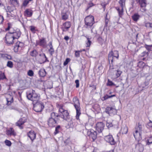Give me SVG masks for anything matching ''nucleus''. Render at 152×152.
I'll return each instance as SVG.
<instances>
[{
  "mask_svg": "<svg viewBox=\"0 0 152 152\" xmlns=\"http://www.w3.org/2000/svg\"><path fill=\"white\" fill-rule=\"evenodd\" d=\"M74 107L76 111V118L77 120L79 119V116L81 114L80 104L79 100L77 97H75L73 99Z\"/></svg>",
  "mask_w": 152,
  "mask_h": 152,
  "instance_id": "1",
  "label": "nucleus"
},
{
  "mask_svg": "<svg viewBox=\"0 0 152 152\" xmlns=\"http://www.w3.org/2000/svg\"><path fill=\"white\" fill-rule=\"evenodd\" d=\"M59 111L62 114L61 117L64 120L68 121H72V118L70 117L67 110H65L62 107H61L59 108Z\"/></svg>",
  "mask_w": 152,
  "mask_h": 152,
  "instance_id": "2",
  "label": "nucleus"
},
{
  "mask_svg": "<svg viewBox=\"0 0 152 152\" xmlns=\"http://www.w3.org/2000/svg\"><path fill=\"white\" fill-rule=\"evenodd\" d=\"M33 104L34 110L37 112H41L44 107L43 103L40 101L34 102Z\"/></svg>",
  "mask_w": 152,
  "mask_h": 152,
  "instance_id": "3",
  "label": "nucleus"
},
{
  "mask_svg": "<svg viewBox=\"0 0 152 152\" xmlns=\"http://www.w3.org/2000/svg\"><path fill=\"white\" fill-rule=\"evenodd\" d=\"M119 56L118 51L117 50H114L113 51H111L108 54V59L109 62H111V64H113V58L115 57L118 59Z\"/></svg>",
  "mask_w": 152,
  "mask_h": 152,
  "instance_id": "4",
  "label": "nucleus"
},
{
  "mask_svg": "<svg viewBox=\"0 0 152 152\" xmlns=\"http://www.w3.org/2000/svg\"><path fill=\"white\" fill-rule=\"evenodd\" d=\"M5 43L8 45H12L14 42L15 39L13 37L12 35L10 32L6 35L5 37Z\"/></svg>",
  "mask_w": 152,
  "mask_h": 152,
  "instance_id": "5",
  "label": "nucleus"
},
{
  "mask_svg": "<svg viewBox=\"0 0 152 152\" xmlns=\"http://www.w3.org/2000/svg\"><path fill=\"white\" fill-rule=\"evenodd\" d=\"M87 135L90 138H91L92 141H94L97 138V132L92 129L88 130L87 132Z\"/></svg>",
  "mask_w": 152,
  "mask_h": 152,
  "instance_id": "6",
  "label": "nucleus"
},
{
  "mask_svg": "<svg viewBox=\"0 0 152 152\" xmlns=\"http://www.w3.org/2000/svg\"><path fill=\"white\" fill-rule=\"evenodd\" d=\"M136 1L137 3H138L141 7L142 8L141 10V11L142 12H145L146 9L145 7L146 6V0H136Z\"/></svg>",
  "mask_w": 152,
  "mask_h": 152,
  "instance_id": "7",
  "label": "nucleus"
},
{
  "mask_svg": "<svg viewBox=\"0 0 152 152\" xmlns=\"http://www.w3.org/2000/svg\"><path fill=\"white\" fill-rule=\"evenodd\" d=\"M23 46L24 44L23 42L19 41L17 42L14 47V51L17 53L20 50Z\"/></svg>",
  "mask_w": 152,
  "mask_h": 152,
  "instance_id": "8",
  "label": "nucleus"
},
{
  "mask_svg": "<svg viewBox=\"0 0 152 152\" xmlns=\"http://www.w3.org/2000/svg\"><path fill=\"white\" fill-rule=\"evenodd\" d=\"M104 139L107 142L109 143L111 145H114L116 143L113 136L111 135L106 136L104 137Z\"/></svg>",
  "mask_w": 152,
  "mask_h": 152,
  "instance_id": "9",
  "label": "nucleus"
},
{
  "mask_svg": "<svg viewBox=\"0 0 152 152\" xmlns=\"http://www.w3.org/2000/svg\"><path fill=\"white\" fill-rule=\"evenodd\" d=\"M9 32L12 35L13 37L15 40L18 39L20 37L21 34V32L19 29L14 30L13 31L10 30Z\"/></svg>",
  "mask_w": 152,
  "mask_h": 152,
  "instance_id": "10",
  "label": "nucleus"
},
{
  "mask_svg": "<svg viewBox=\"0 0 152 152\" xmlns=\"http://www.w3.org/2000/svg\"><path fill=\"white\" fill-rule=\"evenodd\" d=\"M104 124L102 122L97 123L96 126V129L98 133H100L104 129Z\"/></svg>",
  "mask_w": 152,
  "mask_h": 152,
  "instance_id": "11",
  "label": "nucleus"
},
{
  "mask_svg": "<svg viewBox=\"0 0 152 152\" xmlns=\"http://www.w3.org/2000/svg\"><path fill=\"white\" fill-rule=\"evenodd\" d=\"M46 44V41L44 37H42L41 39H39V40L36 41V46L37 45L40 46L42 47H45V46Z\"/></svg>",
  "mask_w": 152,
  "mask_h": 152,
  "instance_id": "12",
  "label": "nucleus"
},
{
  "mask_svg": "<svg viewBox=\"0 0 152 152\" xmlns=\"http://www.w3.org/2000/svg\"><path fill=\"white\" fill-rule=\"evenodd\" d=\"M48 124L50 127H54L58 124L55 119L49 118L47 120Z\"/></svg>",
  "mask_w": 152,
  "mask_h": 152,
  "instance_id": "13",
  "label": "nucleus"
},
{
  "mask_svg": "<svg viewBox=\"0 0 152 152\" xmlns=\"http://www.w3.org/2000/svg\"><path fill=\"white\" fill-rule=\"evenodd\" d=\"M12 93L7 94L6 96V99L7 101V104L9 106L11 105V104L13 102V98L12 95Z\"/></svg>",
  "mask_w": 152,
  "mask_h": 152,
  "instance_id": "14",
  "label": "nucleus"
},
{
  "mask_svg": "<svg viewBox=\"0 0 152 152\" xmlns=\"http://www.w3.org/2000/svg\"><path fill=\"white\" fill-rule=\"evenodd\" d=\"M105 112L110 115L112 116L116 114V110L112 107H107L106 109Z\"/></svg>",
  "mask_w": 152,
  "mask_h": 152,
  "instance_id": "15",
  "label": "nucleus"
},
{
  "mask_svg": "<svg viewBox=\"0 0 152 152\" xmlns=\"http://www.w3.org/2000/svg\"><path fill=\"white\" fill-rule=\"evenodd\" d=\"M32 101L33 102V103H34V102L39 101V94H38L36 93L35 91L33 90H32Z\"/></svg>",
  "mask_w": 152,
  "mask_h": 152,
  "instance_id": "16",
  "label": "nucleus"
},
{
  "mask_svg": "<svg viewBox=\"0 0 152 152\" xmlns=\"http://www.w3.org/2000/svg\"><path fill=\"white\" fill-rule=\"evenodd\" d=\"M137 142L138 143L136 145L135 149L137 150L138 152H142L144 150V147L141 143V141Z\"/></svg>",
  "mask_w": 152,
  "mask_h": 152,
  "instance_id": "17",
  "label": "nucleus"
},
{
  "mask_svg": "<svg viewBox=\"0 0 152 152\" xmlns=\"http://www.w3.org/2000/svg\"><path fill=\"white\" fill-rule=\"evenodd\" d=\"M26 121V119H23L22 118H20L16 123V126H18L21 129H23V127L22 125Z\"/></svg>",
  "mask_w": 152,
  "mask_h": 152,
  "instance_id": "18",
  "label": "nucleus"
},
{
  "mask_svg": "<svg viewBox=\"0 0 152 152\" xmlns=\"http://www.w3.org/2000/svg\"><path fill=\"white\" fill-rule=\"evenodd\" d=\"M117 122L115 121H112L107 120V121L106 126L108 129L115 126L116 125V123Z\"/></svg>",
  "mask_w": 152,
  "mask_h": 152,
  "instance_id": "19",
  "label": "nucleus"
},
{
  "mask_svg": "<svg viewBox=\"0 0 152 152\" xmlns=\"http://www.w3.org/2000/svg\"><path fill=\"white\" fill-rule=\"evenodd\" d=\"M85 22L94 23V18L92 15H89L86 17L84 19Z\"/></svg>",
  "mask_w": 152,
  "mask_h": 152,
  "instance_id": "20",
  "label": "nucleus"
},
{
  "mask_svg": "<svg viewBox=\"0 0 152 152\" xmlns=\"http://www.w3.org/2000/svg\"><path fill=\"white\" fill-rule=\"evenodd\" d=\"M27 135L32 141L34 140L36 137V134L33 131H30L27 133Z\"/></svg>",
  "mask_w": 152,
  "mask_h": 152,
  "instance_id": "21",
  "label": "nucleus"
},
{
  "mask_svg": "<svg viewBox=\"0 0 152 152\" xmlns=\"http://www.w3.org/2000/svg\"><path fill=\"white\" fill-rule=\"evenodd\" d=\"M38 74L40 77H44L46 75L47 73L45 69H41L39 71Z\"/></svg>",
  "mask_w": 152,
  "mask_h": 152,
  "instance_id": "22",
  "label": "nucleus"
},
{
  "mask_svg": "<svg viewBox=\"0 0 152 152\" xmlns=\"http://www.w3.org/2000/svg\"><path fill=\"white\" fill-rule=\"evenodd\" d=\"M94 23L88 22H85L84 27L88 29H91L92 27L93 26V25Z\"/></svg>",
  "mask_w": 152,
  "mask_h": 152,
  "instance_id": "23",
  "label": "nucleus"
},
{
  "mask_svg": "<svg viewBox=\"0 0 152 152\" xmlns=\"http://www.w3.org/2000/svg\"><path fill=\"white\" fill-rule=\"evenodd\" d=\"M133 135L135 140L137 141H141L142 139V138L141 133H139V134H133Z\"/></svg>",
  "mask_w": 152,
  "mask_h": 152,
  "instance_id": "24",
  "label": "nucleus"
},
{
  "mask_svg": "<svg viewBox=\"0 0 152 152\" xmlns=\"http://www.w3.org/2000/svg\"><path fill=\"white\" fill-rule=\"evenodd\" d=\"M7 134L8 135H16V134L14 132V129L12 128H10L7 131Z\"/></svg>",
  "mask_w": 152,
  "mask_h": 152,
  "instance_id": "25",
  "label": "nucleus"
},
{
  "mask_svg": "<svg viewBox=\"0 0 152 152\" xmlns=\"http://www.w3.org/2000/svg\"><path fill=\"white\" fill-rule=\"evenodd\" d=\"M124 8H121V9L120 10L119 7H115V9L118 11L119 16L120 17H121V16L123 15V12L124 11Z\"/></svg>",
  "mask_w": 152,
  "mask_h": 152,
  "instance_id": "26",
  "label": "nucleus"
},
{
  "mask_svg": "<svg viewBox=\"0 0 152 152\" xmlns=\"http://www.w3.org/2000/svg\"><path fill=\"white\" fill-rule=\"evenodd\" d=\"M30 55L32 57H36L38 55V52L36 49H34L30 52Z\"/></svg>",
  "mask_w": 152,
  "mask_h": 152,
  "instance_id": "27",
  "label": "nucleus"
},
{
  "mask_svg": "<svg viewBox=\"0 0 152 152\" xmlns=\"http://www.w3.org/2000/svg\"><path fill=\"white\" fill-rule=\"evenodd\" d=\"M10 3L14 7L18 6L19 5V1L18 0H10Z\"/></svg>",
  "mask_w": 152,
  "mask_h": 152,
  "instance_id": "28",
  "label": "nucleus"
},
{
  "mask_svg": "<svg viewBox=\"0 0 152 152\" xmlns=\"http://www.w3.org/2000/svg\"><path fill=\"white\" fill-rule=\"evenodd\" d=\"M24 13L25 15H27V17H31L32 16L33 12L31 10L27 9L25 11Z\"/></svg>",
  "mask_w": 152,
  "mask_h": 152,
  "instance_id": "29",
  "label": "nucleus"
},
{
  "mask_svg": "<svg viewBox=\"0 0 152 152\" xmlns=\"http://www.w3.org/2000/svg\"><path fill=\"white\" fill-rule=\"evenodd\" d=\"M140 15L137 13H134L132 16V18L134 21H137L139 19Z\"/></svg>",
  "mask_w": 152,
  "mask_h": 152,
  "instance_id": "30",
  "label": "nucleus"
},
{
  "mask_svg": "<svg viewBox=\"0 0 152 152\" xmlns=\"http://www.w3.org/2000/svg\"><path fill=\"white\" fill-rule=\"evenodd\" d=\"M60 115L55 112H52L50 113V117L49 118H53L56 119V117H58Z\"/></svg>",
  "mask_w": 152,
  "mask_h": 152,
  "instance_id": "31",
  "label": "nucleus"
},
{
  "mask_svg": "<svg viewBox=\"0 0 152 152\" xmlns=\"http://www.w3.org/2000/svg\"><path fill=\"white\" fill-rule=\"evenodd\" d=\"M63 25L64 26L65 28L67 31L70 28L71 25L70 22L67 21L65 23L63 24Z\"/></svg>",
  "mask_w": 152,
  "mask_h": 152,
  "instance_id": "32",
  "label": "nucleus"
},
{
  "mask_svg": "<svg viewBox=\"0 0 152 152\" xmlns=\"http://www.w3.org/2000/svg\"><path fill=\"white\" fill-rule=\"evenodd\" d=\"M121 131L122 134H126L128 132V128L127 126H125L124 127L121 128Z\"/></svg>",
  "mask_w": 152,
  "mask_h": 152,
  "instance_id": "33",
  "label": "nucleus"
},
{
  "mask_svg": "<svg viewBox=\"0 0 152 152\" xmlns=\"http://www.w3.org/2000/svg\"><path fill=\"white\" fill-rule=\"evenodd\" d=\"M85 37L87 38V41L86 42V47H89L91 43V38H89L86 36Z\"/></svg>",
  "mask_w": 152,
  "mask_h": 152,
  "instance_id": "34",
  "label": "nucleus"
},
{
  "mask_svg": "<svg viewBox=\"0 0 152 152\" xmlns=\"http://www.w3.org/2000/svg\"><path fill=\"white\" fill-rule=\"evenodd\" d=\"M115 96V94L111 95L110 96H109L107 94V95H106L104 96V97L102 98V100L103 101H104V100H107V99L108 98H112V97Z\"/></svg>",
  "mask_w": 152,
  "mask_h": 152,
  "instance_id": "35",
  "label": "nucleus"
},
{
  "mask_svg": "<svg viewBox=\"0 0 152 152\" xmlns=\"http://www.w3.org/2000/svg\"><path fill=\"white\" fill-rule=\"evenodd\" d=\"M122 73V71H121L118 69L117 70H116L115 73V78H117L120 77Z\"/></svg>",
  "mask_w": 152,
  "mask_h": 152,
  "instance_id": "36",
  "label": "nucleus"
},
{
  "mask_svg": "<svg viewBox=\"0 0 152 152\" xmlns=\"http://www.w3.org/2000/svg\"><path fill=\"white\" fill-rule=\"evenodd\" d=\"M121 8H124L125 5V0H120L118 2Z\"/></svg>",
  "mask_w": 152,
  "mask_h": 152,
  "instance_id": "37",
  "label": "nucleus"
},
{
  "mask_svg": "<svg viewBox=\"0 0 152 152\" xmlns=\"http://www.w3.org/2000/svg\"><path fill=\"white\" fill-rule=\"evenodd\" d=\"M61 129V126L60 125H58L55 128V131L54 133V134L56 135L59 133Z\"/></svg>",
  "mask_w": 152,
  "mask_h": 152,
  "instance_id": "38",
  "label": "nucleus"
},
{
  "mask_svg": "<svg viewBox=\"0 0 152 152\" xmlns=\"http://www.w3.org/2000/svg\"><path fill=\"white\" fill-rule=\"evenodd\" d=\"M7 79L4 73L0 72V80Z\"/></svg>",
  "mask_w": 152,
  "mask_h": 152,
  "instance_id": "39",
  "label": "nucleus"
},
{
  "mask_svg": "<svg viewBox=\"0 0 152 152\" xmlns=\"http://www.w3.org/2000/svg\"><path fill=\"white\" fill-rule=\"evenodd\" d=\"M30 30L33 33H35L36 31H38L37 29H36V27L34 26H30Z\"/></svg>",
  "mask_w": 152,
  "mask_h": 152,
  "instance_id": "40",
  "label": "nucleus"
},
{
  "mask_svg": "<svg viewBox=\"0 0 152 152\" xmlns=\"http://www.w3.org/2000/svg\"><path fill=\"white\" fill-rule=\"evenodd\" d=\"M68 18V15L66 13H62V19L63 20H66Z\"/></svg>",
  "mask_w": 152,
  "mask_h": 152,
  "instance_id": "41",
  "label": "nucleus"
},
{
  "mask_svg": "<svg viewBox=\"0 0 152 152\" xmlns=\"http://www.w3.org/2000/svg\"><path fill=\"white\" fill-rule=\"evenodd\" d=\"M146 145H149L152 143V137H149L146 141Z\"/></svg>",
  "mask_w": 152,
  "mask_h": 152,
  "instance_id": "42",
  "label": "nucleus"
},
{
  "mask_svg": "<svg viewBox=\"0 0 152 152\" xmlns=\"http://www.w3.org/2000/svg\"><path fill=\"white\" fill-rule=\"evenodd\" d=\"M7 66L10 68H12L13 67V62L11 61H8L7 62Z\"/></svg>",
  "mask_w": 152,
  "mask_h": 152,
  "instance_id": "43",
  "label": "nucleus"
},
{
  "mask_svg": "<svg viewBox=\"0 0 152 152\" xmlns=\"http://www.w3.org/2000/svg\"><path fill=\"white\" fill-rule=\"evenodd\" d=\"M145 47L149 52L151 50V48L152 47V45H148L147 44H145Z\"/></svg>",
  "mask_w": 152,
  "mask_h": 152,
  "instance_id": "44",
  "label": "nucleus"
},
{
  "mask_svg": "<svg viewBox=\"0 0 152 152\" xmlns=\"http://www.w3.org/2000/svg\"><path fill=\"white\" fill-rule=\"evenodd\" d=\"M31 1H29V0H24L23 3V5L24 7H26L29 2Z\"/></svg>",
  "mask_w": 152,
  "mask_h": 152,
  "instance_id": "45",
  "label": "nucleus"
},
{
  "mask_svg": "<svg viewBox=\"0 0 152 152\" xmlns=\"http://www.w3.org/2000/svg\"><path fill=\"white\" fill-rule=\"evenodd\" d=\"M47 86L48 85V88L50 89L53 87V82L51 81H48L47 83Z\"/></svg>",
  "mask_w": 152,
  "mask_h": 152,
  "instance_id": "46",
  "label": "nucleus"
},
{
  "mask_svg": "<svg viewBox=\"0 0 152 152\" xmlns=\"http://www.w3.org/2000/svg\"><path fill=\"white\" fill-rule=\"evenodd\" d=\"M27 75L28 76L31 77L33 76L34 75V72L32 70H29L27 72Z\"/></svg>",
  "mask_w": 152,
  "mask_h": 152,
  "instance_id": "47",
  "label": "nucleus"
},
{
  "mask_svg": "<svg viewBox=\"0 0 152 152\" xmlns=\"http://www.w3.org/2000/svg\"><path fill=\"white\" fill-rule=\"evenodd\" d=\"M148 52H146L145 51H144L141 54L140 56L142 57H143L145 56L146 57L148 56Z\"/></svg>",
  "mask_w": 152,
  "mask_h": 152,
  "instance_id": "48",
  "label": "nucleus"
},
{
  "mask_svg": "<svg viewBox=\"0 0 152 152\" xmlns=\"http://www.w3.org/2000/svg\"><path fill=\"white\" fill-rule=\"evenodd\" d=\"M12 26V23H7V27L5 29L6 31H9L10 28H11Z\"/></svg>",
  "mask_w": 152,
  "mask_h": 152,
  "instance_id": "49",
  "label": "nucleus"
},
{
  "mask_svg": "<svg viewBox=\"0 0 152 152\" xmlns=\"http://www.w3.org/2000/svg\"><path fill=\"white\" fill-rule=\"evenodd\" d=\"M7 10H6L7 13L9 12L11 13V12H12L13 10V9L10 6H7Z\"/></svg>",
  "mask_w": 152,
  "mask_h": 152,
  "instance_id": "50",
  "label": "nucleus"
},
{
  "mask_svg": "<svg viewBox=\"0 0 152 152\" xmlns=\"http://www.w3.org/2000/svg\"><path fill=\"white\" fill-rule=\"evenodd\" d=\"M4 143L7 145L9 146H10L12 144L11 141L7 140H6L5 141Z\"/></svg>",
  "mask_w": 152,
  "mask_h": 152,
  "instance_id": "51",
  "label": "nucleus"
},
{
  "mask_svg": "<svg viewBox=\"0 0 152 152\" xmlns=\"http://www.w3.org/2000/svg\"><path fill=\"white\" fill-rule=\"evenodd\" d=\"M107 86H111L115 85L114 83L112 81H110L109 80H108L107 83Z\"/></svg>",
  "mask_w": 152,
  "mask_h": 152,
  "instance_id": "52",
  "label": "nucleus"
},
{
  "mask_svg": "<svg viewBox=\"0 0 152 152\" xmlns=\"http://www.w3.org/2000/svg\"><path fill=\"white\" fill-rule=\"evenodd\" d=\"M27 97L28 99L32 101V94L29 93L27 95Z\"/></svg>",
  "mask_w": 152,
  "mask_h": 152,
  "instance_id": "53",
  "label": "nucleus"
},
{
  "mask_svg": "<svg viewBox=\"0 0 152 152\" xmlns=\"http://www.w3.org/2000/svg\"><path fill=\"white\" fill-rule=\"evenodd\" d=\"M70 60L69 58H67L66 59L65 61L64 62L63 64L64 66H66L68 64L70 61Z\"/></svg>",
  "mask_w": 152,
  "mask_h": 152,
  "instance_id": "54",
  "label": "nucleus"
},
{
  "mask_svg": "<svg viewBox=\"0 0 152 152\" xmlns=\"http://www.w3.org/2000/svg\"><path fill=\"white\" fill-rule=\"evenodd\" d=\"M80 52L79 50H76L75 51V56L77 58H78L80 56Z\"/></svg>",
  "mask_w": 152,
  "mask_h": 152,
  "instance_id": "55",
  "label": "nucleus"
},
{
  "mask_svg": "<svg viewBox=\"0 0 152 152\" xmlns=\"http://www.w3.org/2000/svg\"><path fill=\"white\" fill-rule=\"evenodd\" d=\"M48 51L49 52L51 56H52L54 52V49L53 48H50L48 50Z\"/></svg>",
  "mask_w": 152,
  "mask_h": 152,
  "instance_id": "56",
  "label": "nucleus"
},
{
  "mask_svg": "<svg viewBox=\"0 0 152 152\" xmlns=\"http://www.w3.org/2000/svg\"><path fill=\"white\" fill-rule=\"evenodd\" d=\"M145 26L148 28H152V23H147L145 24Z\"/></svg>",
  "mask_w": 152,
  "mask_h": 152,
  "instance_id": "57",
  "label": "nucleus"
},
{
  "mask_svg": "<svg viewBox=\"0 0 152 152\" xmlns=\"http://www.w3.org/2000/svg\"><path fill=\"white\" fill-rule=\"evenodd\" d=\"M137 129L140 132L142 131V126L141 125L138 124V126L136 127Z\"/></svg>",
  "mask_w": 152,
  "mask_h": 152,
  "instance_id": "58",
  "label": "nucleus"
},
{
  "mask_svg": "<svg viewBox=\"0 0 152 152\" xmlns=\"http://www.w3.org/2000/svg\"><path fill=\"white\" fill-rule=\"evenodd\" d=\"M79 80H75V82L76 84V87L77 88H78L79 87Z\"/></svg>",
  "mask_w": 152,
  "mask_h": 152,
  "instance_id": "59",
  "label": "nucleus"
},
{
  "mask_svg": "<svg viewBox=\"0 0 152 152\" xmlns=\"http://www.w3.org/2000/svg\"><path fill=\"white\" fill-rule=\"evenodd\" d=\"M107 4L105 3H102L101 4V5L102 6L104 9V11L106 8V6L107 5Z\"/></svg>",
  "mask_w": 152,
  "mask_h": 152,
  "instance_id": "60",
  "label": "nucleus"
},
{
  "mask_svg": "<svg viewBox=\"0 0 152 152\" xmlns=\"http://www.w3.org/2000/svg\"><path fill=\"white\" fill-rule=\"evenodd\" d=\"M4 20V18L3 16L0 15V24L3 23Z\"/></svg>",
  "mask_w": 152,
  "mask_h": 152,
  "instance_id": "61",
  "label": "nucleus"
},
{
  "mask_svg": "<svg viewBox=\"0 0 152 152\" xmlns=\"http://www.w3.org/2000/svg\"><path fill=\"white\" fill-rule=\"evenodd\" d=\"M108 21H109L106 18L105 20V25L104 26V28H105V27H107V26H108Z\"/></svg>",
  "mask_w": 152,
  "mask_h": 152,
  "instance_id": "62",
  "label": "nucleus"
},
{
  "mask_svg": "<svg viewBox=\"0 0 152 152\" xmlns=\"http://www.w3.org/2000/svg\"><path fill=\"white\" fill-rule=\"evenodd\" d=\"M102 38L100 36L97 39V40L99 43H101L102 42Z\"/></svg>",
  "mask_w": 152,
  "mask_h": 152,
  "instance_id": "63",
  "label": "nucleus"
},
{
  "mask_svg": "<svg viewBox=\"0 0 152 152\" xmlns=\"http://www.w3.org/2000/svg\"><path fill=\"white\" fill-rule=\"evenodd\" d=\"M148 125L150 127L152 128V122L151 120H150L149 122L148 123Z\"/></svg>",
  "mask_w": 152,
  "mask_h": 152,
  "instance_id": "64",
  "label": "nucleus"
}]
</instances>
